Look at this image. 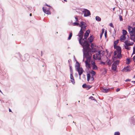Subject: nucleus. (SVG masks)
<instances>
[{"label":"nucleus","instance_id":"nucleus-1","mask_svg":"<svg viewBox=\"0 0 135 135\" xmlns=\"http://www.w3.org/2000/svg\"><path fill=\"white\" fill-rule=\"evenodd\" d=\"M84 34H78L77 36H78L79 38H78L79 39L80 44L83 47L84 50H88L90 49V44L88 41L86 40H84L83 39V35Z\"/></svg>","mask_w":135,"mask_h":135},{"label":"nucleus","instance_id":"nucleus-2","mask_svg":"<svg viewBox=\"0 0 135 135\" xmlns=\"http://www.w3.org/2000/svg\"><path fill=\"white\" fill-rule=\"evenodd\" d=\"M80 64L79 62L78 61H76V64L75 65V68L76 71L78 72L79 76H81L84 71L82 67L80 68Z\"/></svg>","mask_w":135,"mask_h":135},{"label":"nucleus","instance_id":"nucleus-3","mask_svg":"<svg viewBox=\"0 0 135 135\" xmlns=\"http://www.w3.org/2000/svg\"><path fill=\"white\" fill-rule=\"evenodd\" d=\"M101 51L99 50L98 51V53H96L95 55L94 54L93 55V58L95 60H100L101 59V55L102 53L101 52Z\"/></svg>","mask_w":135,"mask_h":135},{"label":"nucleus","instance_id":"nucleus-4","mask_svg":"<svg viewBox=\"0 0 135 135\" xmlns=\"http://www.w3.org/2000/svg\"><path fill=\"white\" fill-rule=\"evenodd\" d=\"M17 54L18 56L20 57V58L21 59L20 60L21 61L22 60V61H27L29 58V56L27 54H25L24 56L22 57V59L21 57L22 56H21V55L20 54V53H18Z\"/></svg>","mask_w":135,"mask_h":135},{"label":"nucleus","instance_id":"nucleus-5","mask_svg":"<svg viewBox=\"0 0 135 135\" xmlns=\"http://www.w3.org/2000/svg\"><path fill=\"white\" fill-rule=\"evenodd\" d=\"M82 12L84 14V16L85 17L89 16L91 15L90 11L87 9H84Z\"/></svg>","mask_w":135,"mask_h":135},{"label":"nucleus","instance_id":"nucleus-6","mask_svg":"<svg viewBox=\"0 0 135 135\" xmlns=\"http://www.w3.org/2000/svg\"><path fill=\"white\" fill-rule=\"evenodd\" d=\"M47 7H42V10L44 13L47 15L51 14V13L50 10H52L51 9H47Z\"/></svg>","mask_w":135,"mask_h":135},{"label":"nucleus","instance_id":"nucleus-7","mask_svg":"<svg viewBox=\"0 0 135 135\" xmlns=\"http://www.w3.org/2000/svg\"><path fill=\"white\" fill-rule=\"evenodd\" d=\"M84 58H86L89 55V51L88 50H84Z\"/></svg>","mask_w":135,"mask_h":135},{"label":"nucleus","instance_id":"nucleus-8","mask_svg":"<svg viewBox=\"0 0 135 135\" xmlns=\"http://www.w3.org/2000/svg\"><path fill=\"white\" fill-rule=\"evenodd\" d=\"M86 29V26L81 27L80 30L78 34H84V31H85Z\"/></svg>","mask_w":135,"mask_h":135},{"label":"nucleus","instance_id":"nucleus-9","mask_svg":"<svg viewBox=\"0 0 135 135\" xmlns=\"http://www.w3.org/2000/svg\"><path fill=\"white\" fill-rule=\"evenodd\" d=\"M88 50L89 51V53H90L93 54L95 52H97L98 51L96 50V49L95 48H93V49H90Z\"/></svg>","mask_w":135,"mask_h":135},{"label":"nucleus","instance_id":"nucleus-10","mask_svg":"<svg viewBox=\"0 0 135 135\" xmlns=\"http://www.w3.org/2000/svg\"><path fill=\"white\" fill-rule=\"evenodd\" d=\"M92 86H90L89 85H87L85 83L83 84L82 85V87L86 89L87 90L89 89Z\"/></svg>","mask_w":135,"mask_h":135},{"label":"nucleus","instance_id":"nucleus-11","mask_svg":"<svg viewBox=\"0 0 135 135\" xmlns=\"http://www.w3.org/2000/svg\"><path fill=\"white\" fill-rule=\"evenodd\" d=\"M86 26V27L87 26V25L86 23L83 21H81L80 22L79 24V27L81 28V27H84Z\"/></svg>","mask_w":135,"mask_h":135},{"label":"nucleus","instance_id":"nucleus-12","mask_svg":"<svg viewBox=\"0 0 135 135\" xmlns=\"http://www.w3.org/2000/svg\"><path fill=\"white\" fill-rule=\"evenodd\" d=\"M73 74H70V78L71 79V83L73 84H74L75 83V82L74 81V79L73 76Z\"/></svg>","mask_w":135,"mask_h":135},{"label":"nucleus","instance_id":"nucleus-13","mask_svg":"<svg viewBox=\"0 0 135 135\" xmlns=\"http://www.w3.org/2000/svg\"><path fill=\"white\" fill-rule=\"evenodd\" d=\"M88 39L89 40V41H88L89 43L90 44L91 42L93 41V37L92 35L90 36V37L88 38Z\"/></svg>","mask_w":135,"mask_h":135},{"label":"nucleus","instance_id":"nucleus-14","mask_svg":"<svg viewBox=\"0 0 135 135\" xmlns=\"http://www.w3.org/2000/svg\"><path fill=\"white\" fill-rule=\"evenodd\" d=\"M127 34H123L120 37V39L121 41L124 40L126 38V36Z\"/></svg>","mask_w":135,"mask_h":135},{"label":"nucleus","instance_id":"nucleus-15","mask_svg":"<svg viewBox=\"0 0 135 135\" xmlns=\"http://www.w3.org/2000/svg\"><path fill=\"white\" fill-rule=\"evenodd\" d=\"M131 36V39L135 42V34H130Z\"/></svg>","mask_w":135,"mask_h":135},{"label":"nucleus","instance_id":"nucleus-16","mask_svg":"<svg viewBox=\"0 0 135 135\" xmlns=\"http://www.w3.org/2000/svg\"><path fill=\"white\" fill-rule=\"evenodd\" d=\"M85 63L86 66V68L88 69H90L91 68V66L90 64L87 62L86 61H85Z\"/></svg>","mask_w":135,"mask_h":135},{"label":"nucleus","instance_id":"nucleus-17","mask_svg":"<svg viewBox=\"0 0 135 135\" xmlns=\"http://www.w3.org/2000/svg\"><path fill=\"white\" fill-rule=\"evenodd\" d=\"M132 27L128 25V30L129 32V34H131Z\"/></svg>","mask_w":135,"mask_h":135},{"label":"nucleus","instance_id":"nucleus-18","mask_svg":"<svg viewBox=\"0 0 135 135\" xmlns=\"http://www.w3.org/2000/svg\"><path fill=\"white\" fill-rule=\"evenodd\" d=\"M119 61L118 60H116L114 61V62L112 64V65H118L119 64Z\"/></svg>","mask_w":135,"mask_h":135},{"label":"nucleus","instance_id":"nucleus-19","mask_svg":"<svg viewBox=\"0 0 135 135\" xmlns=\"http://www.w3.org/2000/svg\"><path fill=\"white\" fill-rule=\"evenodd\" d=\"M117 68V65H112V67L111 68L114 71H115Z\"/></svg>","mask_w":135,"mask_h":135},{"label":"nucleus","instance_id":"nucleus-20","mask_svg":"<svg viewBox=\"0 0 135 135\" xmlns=\"http://www.w3.org/2000/svg\"><path fill=\"white\" fill-rule=\"evenodd\" d=\"M125 45L124 46H130V43L128 42V40H126L124 42Z\"/></svg>","mask_w":135,"mask_h":135},{"label":"nucleus","instance_id":"nucleus-21","mask_svg":"<svg viewBox=\"0 0 135 135\" xmlns=\"http://www.w3.org/2000/svg\"><path fill=\"white\" fill-rule=\"evenodd\" d=\"M118 54L117 55V58L119 59H120L122 57V55L121 52L118 53Z\"/></svg>","mask_w":135,"mask_h":135},{"label":"nucleus","instance_id":"nucleus-22","mask_svg":"<svg viewBox=\"0 0 135 135\" xmlns=\"http://www.w3.org/2000/svg\"><path fill=\"white\" fill-rule=\"evenodd\" d=\"M109 90V89H107V88L105 89V88H102V91L103 92H104V93H107V92H108V91Z\"/></svg>","mask_w":135,"mask_h":135},{"label":"nucleus","instance_id":"nucleus-23","mask_svg":"<svg viewBox=\"0 0 135 135\" xmlns=\"http://www.w3.org/2000/svg\"><path fill=\"white\" fill-rule=\"evenodd\" d=\"M130 122L131 123H133L134 125V124L135 123V119L133 118L132 117L131 118Z\"/></svg>","mask_w":135,"mask_h":135},{"label":"nucleus","instance_id":"nucleus-24","mask_svg":"<svg viewBox=\"0 0 135 135\" xmlns=\"http://www.w3.org/2000/svg\"><path fill=\"white\" fill-rule=\"evenodd\" d=\"M96 20L98 22L100 21H101V18L98 16H97L95 17Z\"/></svg>","mask_w":135,"mask_h":135},{"label":"nucleus","instance_id":"nucleus-25","mask_svg":"<svg viewBox=\"0 0 135 135\" xmlns=\"http://www.w3.org/2000/svg\"><path fill=\"white\" fill-rule=\"evenodd\" d=\"M86 61H87L90 62L91 60V57L89 55L86 58Z\"/></svg>","mask_w":135,"mask_h":135},{"label":"nucleus","instance_id":"nucleus-26","mask_svg":"<svg viewBox=\"0 0 135 135\" xmlns=\"http://www.w3.org/2000/svg\"><path fill=\"white\" fill-rule=\"evenodd\" d=\"M28 8V9L27 10V11H29L31 10V7L30 6H26V7H25V9L27 10V8Z\"/></svg>","mask_w":135,"mask_h":135},{"label":"nucleus","instance_id":"nucleus-27","mask_svg":"<svg viewBox=\"0 0 135 135\" xmlns=\"http://www.w3.org/2000/svg\"><path fill=\"white\" fill-rule=\"evenodd\" d=\"M80 23L78 22H75L73 23V25L74 26H79Z\"/></svg>","mask_w":135,"mask_h":135},{"label":"nucleus","instance_id":"nucleus-28","mask_svg":"<svg viewBox=\"0 0 135 135\" xmlns=\"http://www.w3.org/2000/svg\"><path fill=\"white\" fill-rule=\"evenodd\" d=\"M116 50V51L117 52V53L120 52H122L121 48L120 47H119V48H118Z\"/></svg>","mask_w":135,"mask_h":135},{"label":"nucleus","instance_id":"nucleus-29","mask_svg":"<svg viewBox=\"0 0 135 135\" xmlns=\"http://www.w3.org/2000/svg\"><path fill=\"white\" fill-rule=\"evenodd\" d=\"M70 70V74H73V71L72 69V68L71 66L70 65H69Z\"/></svg>","mask_w":135,"mask_h":135},{"label":"nucleus","instance_id":"nucleus-30","mask_svg":"<svg viewBox=\"0 0 135 135\" xmlns=\"http://www.w3.org/2000/svg\"><path fill=\"white\" fill-rule=\"evenodd\" d=\"M92 68L94 70H96L98 68V67L96 65H95L92 66Z\"/></svg>","mask_w":135,"mask_h":135},{"label":"nucleus","instance_id":"nucleus-31","mask_svg":"<svg viewBox=\"0 0 135 135\" xmlns=\"http://www.w3.org/2000/svg\"><path fill=\"white\" fill-rule=\"evenodd\" d=\"M84 38H83V39H84V40H86V39L88 37L89 34H84Z\"/></svg>","mask_w":135,"mask_h":135},{"label":"nucleus","instance_id":"nucleus-32","mask_svg":"<svg viewBox=\"0 0 135 135\" xmlns=\"http://www.w3.org/2000/svg\"><path fill=\"white\" fill-rule=\"evenodd\" d=\"M3 22L1 21L0 22V30L3 27Z\"/></svg>","mask_w":135,"mask_h":135},{"label":"nucleus","instance_id":"nucleus-33","mask_svg":"<svg viewBox=\"0 0 135 135\" xmlns=\"http://www.w3.org/2000/svg\"><path fill=\"white\" fill-rule=\"evenodd\" d=\"M45 5L48 7H49L48 9H51V10H53V8L50 5L47 4L46 3Z\"/></svg>","mask_w":135,"mask_h":135},{"label":"nucleus","instance_id":"nucleus-34","mask_svg":"<svg viewBox=\"0 0 135 135\" xmlns=\"http://www.w3.org/2000/svg\"><path fill=\"white\" fill-rule=\"evenodd\" d=\"M112 62H111V60H109L108 61L107 63V64L109 65V66H110L112 64Z\"/></svg>","mask_w":135,"mask_h":135},{"label":"nucleus","instance_id":"nucleus-35","mask_svg":"<svg viewBox=\"0 0 135 135\" xmlns=\"http://www.w3.org/2000/svg\"><path fill=\"white\" fill-rule=\"evenodd\" d=\"M127 60V64H129L131 62V60L129 59H128V58L126 59Z\"/></svg>","mask_w":135,"mask_h":135},{"label":"nucleus","instance_id":"nucleus-36","mask_svg":"<svg viewBox=\"0 0 135 135\" xmlns=\"http://www.w3.org/2000/svg\"><path fill=\"white\" fill-rule=\"evenodd\" d=\"M90 73L92 74V75L93 76H94V75H95L96 74L95 72L93 70H91V71Z\"/></svg>","mask_w":135,"mask_h":135},{"label":"nucleus","instance_id":"nucleus-37","mask_svg":"<svg viewBox=\"0 0 135 135\" xmlns=\"http://www.w3.org/2000/svg\"><path fill=\"white\" fill-rule=\"evenodd\" d=\"M119 40L118 39L116 41H115L114 42V45H117L118 43Z\"/></svg>","mask_w":135,"mask_h":135},{"label":"nucleus","instance_id":"nucleus-38","mask_svg":"<svg viewBox=\"0 0 135 135\" xmlns=\"http://www.w3.org/2000/svg\"><path fill=\"white\" fill-rule=\"evenodd\" d=\"M78 16H76L75 17V18L76 20L75 21L76 22H80L79 21V20H80V19L79 20L78 18Z\"/></svg>","mask_w":135,"mask_h":135},{"label":"nucleus","instance_id":"nucleus-39","mask_svg":"<svg viewBox=\"0 0 135 135\" xmlns=\"http://www.w3.org/2000/svg\"><path fill=\"white\" fill-rule=\"evenodd\" d=\"M89 99L91 100H93L95 101H96V100L94 98L92 97V96H91L89 98Z\"/></svg>","mask_w":135,"mask_h":135},{"label":"nucleus","instance_id":"nucleus-40","mask_svg":"<svg viewBox=\"0 0 135 135\" xmlns=\"http://www.w3.org/2000/svg\"><path fill=\"white\" fill-rule=\"evenodd\" d=\"M122 34H127V31L125 30H122Z\"/></svg>","mask_w":135,"mask_h":135},{"label":"nucleus","instance_id":"nucleus-41","mask_svg":"<svg viewBox=\"0 0 135 135\" xmlns=\"http://www.w3.org/2000/svg\"><path fill=\"white\" fill-rule=\"evenodd\" d=\"M119 20L120 21H123V19L122 18V16L121 15H119Z\"/></svg>","mask_w":135,"mask_h":135},{"label":"nucleus","instance_id":"nucleus-42","mask_svg":"<svg viewBox=\"0 0 135 135\" xmlns=\"http://www.w3.org/2000/svg\"><path fill=\"white\" fill-rule=\"evenodd\" d=\"M72 35L73 34H69V37L67 39L68 40H70L71 39L72 36Z\"/></svg>","mask_w":135,"mask_h":135},{"label":"nucleus","instance_id":"nucleus-43","mask_svg":"<svg viewBox=\"0 0 135 135\" xmlns=\"http://www.w3.org/2000/svg\"><path fill=\"white\" fill-rule=\"evenodd\" d=\"M117 58V57L115 56H113L112 57V59L113 60L112 62H114V61Z\"/></svg>","mask_w":135,"mask_h":135},{"label":"nucleus","instance_id":"nucleus-44","mask_svg":"<svg viewBox=\"0 0 135 135\" xmlns=\"http://www.w3.org/2000/svg\"><path fill=\"white\" fill-rule=\"evenodd\" d=\"M120 133L119 132H115L114 133V135H120Z\"/></svg>","mask_w":135,"mask_h":135},{"label":"nucleus","instance_id":"nucleus-45","mask_svg":"<svg viewBox=\"0 0 135 135\" xmlns=\"http://www.w3.org/2000/svg\"><path fill=\"white\" fill-rule=\"evenodd\" d=\"M95 45H94L93 43H92L91 44V45H90V47L91 48V49H93V48H94V47H95Z\"/></svg>","mask_w":135,"mask_h":135},{"label":"nucleus","instance_id":"nucleus-46","mask_svg":"<svg viewBox=\"0 0 135 135\" xmlns=\"http://www.w3.org/2000/svg\"><path fill=\"white\" fill-rule=\"evenodd\" d=\"M120 46H117V45H114V48L115 49H117L118 48H119Z\"/></svg>","mask_w":135,"mask_h":135},{"label":"nucleus","instance_id":"nucleus-47","mask_svg":"<svg viewBox=\"0 0 135 135\" xmlns=\"http://www.w3.org/2000/svg\"><path fill=\"white\" fill-rule=\"evenodd\" d=\"M128 46H124L125 48L128 50H130V47H128Z\"/></svg>","mask_w":135,"mask_h":135},{"label":"nucleus","instance_id":"nucleus-48","mask_svg":"<svg viewBox=\"0 0 135 135\" xmlns=\"http://www.w3.org/2000/svg\"><path fill=\"white\" fill-rule=\"evenodd\" d=\"M95 62L94 60L92 61H91V64L92 66L94 65H95Z\"/></svg>","mask_w":135,"mask_h":135},{"label":"nucleus","instance_id":"nucleus-49","mask_svg":"<svg viewBox=\"0 0 135 135\" xmlns=\"http://www.w3.org/2000/svg\"><path fill=\"white\" fill-rule=\"evenodd\" d=\"M105 30L104 28H102L101 30V32L100 34H104L105 32Z\"/></svg>","mask_w":135,"mask_h":135},{"label":"nucleus","instance_id":"nucleus-50","mask_svg":"<svg viewBox=\"0 0 135 135\" xmlns=\"http://www.w3.org/2000/svg\"><path fill=\"white\" fill-rule=\"evenodd\" d=\"M90 33V30H89L88 29L86 30V32L85 33H84V34H89Z\"/></svg>","mask_w":135,"mask_h":135},{"label":"nucleus","instance_id":"nucleus-51","mask_svg":"<svg viewBox=\"0 0 135 135\" xmlns=\"http://www.w3.org/2000/svg\"><path fill=\"white\" fill-rule=\"evenodd\" d=\"M87 78H90L91 75L89 73H88L87 74Z\"/></svg>","mask_w":135,"mask_h":135},{"label":"nucleus","instance_id":"nucleus-52","mask_svg":"<svg viewBox=\"0 0 135 135\" xmlns=\"http://www.w3.org/2000/svg\"><path fill=\"white\" fill-rule=\"evenodd\" d=\"M125 70H126V72L127 71H131V69L129 68H127L126 69H125Z\"/></svg>","mask_w":135,"mask_h":135},{"label":"nucleus","instance_id":"nucleus-53","mask_svg":"<svg viewBox=\"0 0 135 135\" xmlns=\"http://www.w3.org/2000/svg\"><path fill=\"white\" fill-rule=\"evenodd\" d=\"M117 52L116 50H115L114 52V56H115L117 55Z\"/></svg>","mask_w":135,"mask_h":135},{"label":"nucleus","instance_id":"nucleus-54","mask_svg":"<svg viewBox=\"0 0 135 135\" xmlns=\"http://www.w3.org/2000/svg\"><path fill=\"white\" fill-rule=\"evenodd\" d=\"M109 26H110L111 27H114V26H113V24L112 23H110L109 24Z\"/></svg>","mask_w":135,"mask_h":135},{"label":"nucleus","instance_id":"nucleus-55","mask_svg":"<svg viewBox=\"0 0 135 135\" xmlns=\"http://www.w3.org/2000/svg\"><path fill=\"white\" fill-rule=\"evenodd\" d=\"M100 64H103V65H105V62L101 61L100 63Z\"/></svg>","mask_w":135,"mask_h":135},{"label":"nucleus","instance_id":"nucleus-56","mask_svg":"<svg viewBox=\"0 0 135 135\" xmlns=\"http://www.w3.org/2000/svg\"><path fill=\"white\" fill-rule=\"evenodd\" d=\"M113 52L112 51L110 52V53L109 54V57H110L112 55V53H113Z\"/></svg>","mask_w":135,"mask_h":135},{"label":"nucleus","instance_id":"nucleus-57","mask_svg":"<svg viewBox=\"0 0 135 135\" xmlns=\"http://www.w3.org/2000/svg\"><path fill=\"white\" fill-rule=\"evenodd\" d=\"M82 78L83 79H85V75L84 74H83V75Z\"/></svg>","mask_w":135,"mask_h":135},{"label":"nucleus","instance_id":"nucleus-58","mask_svg":"<svg viewBox=\"0 0 135 135\" xmlns=\"http://www.w3.org/2000/svg\"><path fill=\"white\" fill-rule=\"evenodd\" d=\"M120 90V88H118L116 89V91L117 92H118V91H119Z\"/></svg>","mask_w":135,"mask_h":135},{"label":"nucleus","instance_id":"nucleus-59","mask_svg":"<svg viewBox=\"0 0 135 135\" xmlns=\"http://www.w3.org/2000/svg\"><path fill=\"white\" fill-rule=\"evenodd\" d=\"M131 81V79H127L126 80H125V81L126 82H127L129 81Z\"/></svg>","mask_w":135,"mask_h":135},{"label":"nucleus","instance_id":"nucleus-60","mask_svg":"<svg viewBox=\"0 0 135 135\" xmlns=\"http://www.w3.org/2000/svg\"><path fill=\"white\" fill-rule=\"evenodd\" d=\"M133 60L135 62V56H134L133 58Z\"/></svg>","mask_w":135,"mask_h":135},{"label":"nucleus","instance_id":"nucleus-61","mask_svg":"<svg viewBox=\"0 0 135 135\" xmlns=\"http://www.w3.org/2000/svg\"><path fill=\"white\" fill-rule=\"evenodd\" d=\"M128 66H127V67H124L123 69V70H124L125 69H126L127 68H128Z\"/></svg>","mask_w":135,"mask_h":135},{"label":"nucleus","instance_id":"nucleus-62","mask_svg":"<svg viewBox=\"0 0 135 135\" xmlns=\"http://www.w3.org/2000/svg\"><path fill=\"white\" fill-rule=\"evenodd\" d=\"M91 79H92V81H93L94 80V78L93 76H92L91 77Z\"/></svg>","mask_w":135,"mask_h":135},{"label":"nucleus","instance_id":"nucleus-63","mask_svg":"<svg viewBox=\"0 0 135 135\" xmlns=\"http://www.w3.org/2000/svg\"><path fill=\"white\" fill-rule=\"evenodd\" d=\"M135 54V49H133V51L132 54Z\"/></svg>","mask_w":135,"mask_h":135},{"label":"nucleus","instance_id":"nucleus-64","mask_svg":"<svg viewBox=\"0 0 135 135\" xmlns=\"http://www.w3.org/2000/svg\"><path fill=\"white\" fill-rule=\"evenodd\" d=\"M105 52L104 51H103V52H102V56H103L104 54H105Z\"/></svg>","mask_w":135,"mask_h":135}]
</instances>
